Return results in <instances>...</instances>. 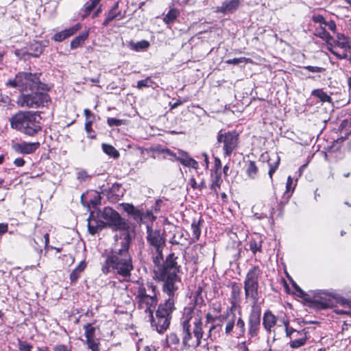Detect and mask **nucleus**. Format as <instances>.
<instances>
[{"label": "nucleus", "instance_id": "obj_54", "mask_svg": "<svg viewBox=\"0 0 351 351\" xmlns=\"http://www.w3.org/2000/svg\"><path fill=\"white\" fill-rule=\"evenodd\" d=\"M304 69L312 73H319L322 71V68L313 66H307Z\"/></svg>", "mask_w": 351, "mask_h": 351}, {"label": "nucleus", "instance_id": "obj_57", "mask_svg": "<svg viewBox=\"0 0 351 351\" xmlns=\"http://www.w3.org/2000/svg\"><path fill=\"white\" fill-rule=\"evenodd\" d=\"M14 164L16 167H23L25 165V160L22 158H17L14 160Z\"/></svg>", "mask_w": 351, "mask_h": 351}, {"label": "nucleus", "instance_id": "obj_51", "mask_svg": "<svg viewBox=\"0 0 351 351\" xmlns=\"http://www.w3.org/2000/svg\"><path fill=\"white\" fill-rule=\"evenodd\" d=\"M312 20L314 22L319 23L321 24H324V25L326 23V21L325 20L324 17L322 15H320V14L313 16Z\"/></svg>", "mask_w": 351, "mask_h": 351}, {"label": "nucleus", "instance_id": "obj_55", "mask_svg": "<svg viewBox=\"0 0 351 351\" xmlns=\"http://www.w3.org/2000/svg\"><path fill=\"white\" fill-rule=\"evenodd\" d=\"M325 25L328 26V27L333 32H336L337 26L334 21H330L328 22L326 21Z\"/></svg>", "mask_w": 351, "mask_h": 351}, {"label": "nucleus", "instance_id": "obj_37", "mask_svg": "<svg viewBox=\"0 0 351 351\" xmlns=\"http://www.w3.org/2000/svg\"><path fill=\"white\" fill-rule=\"evenodd\" d=\"M258 168L253 161H250L247 168V173L250 178H254L257 174Z\"/></svg>", "mask_w": 351, "mask_h": 351}, {"label": "nucleus", "instance_id": "obj_14", "mask_svg": "<svg viewBox=\"0 0 351 351\" xmlns=\"http://www.w3.org/2000/svg\"><path fill=\"white\" fill-rule=\"evenodd\" d=\"M183 343L186 346L189 348H196L200 344L201 339L202 337V331L193 330V334L191 330L183 331Z\"/></svg>", "mask_w": 351, "mask_h": 351}, {"label": "nucleus", "instance_id": "obj_28", "mask_svg": "<svg viewBox=\"0 0 351 351\" xmlns=\"http://www.w3.org/2000/svg\"><path fill=\"white\" fill-rule=\"evenodd\" d=\"M241 287L237 284L233 283L231 286V304L235 306L240 301Z\"/></svg>", "mask_w": 351, "mask_h": 351}, {"label": "nucleus", "instance_id": "obj_34", "mask_svg": "<svg viewBox=\"0 0 351 351\" xmlns=\"http://www.w3.org/2000/svg\"><path fill=\"white\" fill-rule=\"evenodd\" d=\"M180 14V12L178 10L173 8L171 9L168 13L164 17V22L167 24H169L173 22Z\"/></svg>", "mask_w": 351, "mask_h": 351}, {"label": "nucleus", "instance_id": "obj_24", "mask_svg": "<svg viewBox=\"0 0 351 351\" xmlns=\"http://www.w3.org/2000/svg\"><path fill=\"white\" fill-rule=\"evenodd\" d=\"M276 323V317L271 311H266L263 316V324L267 331H271Z\"/></svg>", "mask_w": 351, "mask_h": 351}, {"label": "nucleus", "instance_id": "obj_47", "mask_svg": "<svg viewBox=\"0 0 351 351\" xmlns=\"http://www.w3.org/2000/svg\"><path fill=\"white\" fill-rule=\"evenodd\" d=\"M237 328L239 330V335H243L245 332V322L241 317H239L237 322Z\"/></svg>", "mask_w": 351, "mask_h": 351}, {"label": "nucleus", "instance_id": "obj_42", "mask_svg": "<svg viewBox=\"0 0 351 351\" xmlns=\"http://www.w3.org/2000/svg\"><path fill=\"white\" fill-rule=\"evenodd\" d=\"M250 59L249 58H245V57H241V58H233V59H229L228 60H226V63L228 64H239V63H243V62H250Z\"/></svg>", "mask_w": 351, "mask_h": 351}, {"label": "nucleus", "instance_id": "obj_64", "mask_svg": "<svg viewBox=\"0 0 351 351\" xmlns=\"http://www.w3.org/2000/svg\"><path fill=\"white\" fill-rule=\"evenodd\" d=\"M36 351H50V350L47 347H42V348L38 347V348H37Z\"/></svg>", "mask_w": 351, "mask_h": 351}, {"label": "nucleus", "instance_id": "obj_12", "mask_svg": "<svg viewBox=\"0 0 351 351\" xmlns=\"http://www.w3.org/2000/svg\"><path fill=\"white\" fill-rule=\"evenodd\" d=\"M147 239L149 243L153 246L159 256H161L162 248L165 244V240L158 230L147 227Z\"/></svg>", "mask_w": 351, "mask_h": 351}, {"label": "nucleus", "instance_id": "obj_27", "mask_svg": "<svg viewBox=\"0 0 351 351\" xmlns=\"http://www.w3.org/2000/svg\"><path fill=\"white\" fill-rule=\"evenodd\" d=\"M86 267V263L84 261H81L79 265L72 271L70 274V280L72 282H76L81 274Z\"/></svg>", "mask_w": 351, "mask_h": 351}, {"label": "nucleus", "instance_id": "obj_36", "mask_svg": "<svg viewBox=\"0 0 351 351\" xmlns=\"http://www.w3.org/2000/svg\"><path fill=\"white\" fill-rule=\"evenodd\" d=\"M316 35L326 41V45L332 39L330 34L322 27L316 29Z\"/></svg>", "mask_w": 351, "mask_h": 351}, {"label": "nucleus", "instance_id": "obj_19", "mask_svg": "<svg viewBox=\"0 0 351 351\" xmlns=\"http://www.w3.org/2000/svg\"><path fill=\"white\" fill-rule=\"evenodd\" d=\"M176 160L179 161L185 167H192L193 169H197L198 167L197 162L191 158L186 152L182 150H178V156L176 158Z\"/></svg>", "mask_w": 351, "mask_h": 351}, {"label": "nucleus", "instance_id": "obj_10", "mask_svg": "<svg viewBox=\"0 0 351 351\" xmlns=\"http://www.w3.org/2000/svg\"><path fill=\"white\" fill-rule=\"evenodd\" d=\"M239 137L235 132H228L224 134L219 132L217 141L223 143V150L225 156H230L238 145Z\"/></svg>", "mask_w": 351, "mask_h": 351}, {"label": "nucleus", "instance_id": "obj_22", "mask_svg": "<svg viewBox=\"0 0 351 351\" xmlns=\"http://www.w3.org/2000/svg\"><path fill=\"white\" fill-rule=\"evenodd\" d=\"M258 285L244 284L245 297L250 298L254 304L257 303L258 300Z\"/></svg>", "mask_w": 351, "mask_h": 351}, {"label": "nucleus", "instance_id": "obj_56", "mask_svg": "<svg viewBox=\"0 0 351 351\" xmlns=\"http://www.w3.org/2000/svg\"><path fill=\"white\" fill-rule=\"evenodd\" d=\"M92 120H86L85 123V130L88 134H90L92 132Z\"/></svg>", "mask_w": 351, "mask_h": 351}, {"label": "nucleus", "instance_id": "obj_50", "mask_svg": "<svg viewBox=\"0 0 351 351\" xmlns=\"http://www.w3.org/2000/svg\"><path fill=\"white\" fill-rule=\"evenodd\" d=\"M107 123L110 126H119L123 123V121L115 118H108Z\"/></svg>", "mask_w": 351, "mask_h": 351}, {"label": "nucleus", "instance_id": "obj_32", "mask_svg": "<svg viewBox=\"0 0 351 351\" xmlns=\"http://www.w3.org/2000/svg\"><path fill=\"white\" fill-rule=\"evenodd\" d=\"M102 149L108 156L113 158L119 157V152L111 145L103 143Z\"/></svg>", "mask_w": 351, "mask_h": 351}, {"label": "nucleus", "instance_id": "obj_20", "mask_svg": "<svg viewBox=\"0 0 351 351\" xmlns=\"http://www.w3.org/2000/svg\"><path fill=\"white\" fill-rule=\"evenodd\" d=\"M239 5L240 0L225 1L220 7L217 8V12L223 14L232 13L237 10Z\"/></svg>", "mask_w": 351, "mask_h": 351}, {"label": "nucleus", "instance_id": "obj_17", "mask_svg": "<svg viewBox=\"0 0 351 351\" xmlns=\"http://www.w3.org/2000/svg\"><path fill=\"white\" fill-rule=\"evenodd\" d=\"M40 143H27L22 142L20 143H16L12 146L13 149L20 154H30L34 153L36 149H38Z\"/></svg>", "mask_w": 351, "mask_h": 351}, {"label": "nucleus", "instance_id": "obj_18", "mask_svg": "<svg viewBox=\"0 0 351 351\" xmlns=\"http://www.w3.org/2000/svg\"><path fill=\"white\" fill-rule=\"evenodd\" d=\"M81 24L77 23L74 26L71 27L68 29H64L60 32H58L54 34L53 38L54 40L58 42H61L73 35L75 32H77L79 29H81Z\"/></svg>", "mask_w": 351, "mask_h": 351}, {"label": "nucleus", "instance_id": "obj_9", "mask_svg": "<svg viewBox=\"0 0 351 351\" xmlns=\"http://www.w3.org/2000/svg\"><path fill=\"white\" fill-rule=\"evenodd\" d=\"M48 100L47 94L35 93L29 95H21L17 99V104L22 108H36L43 106Z\"/></svg>", "mask_w": 351, "mask_h": 351}, {"label": "nucleus", "instance_id": "obj_11", "mask_svg": "<svg viewBox=\"0 0 351 351\" xmlns=\"http://www.w3.org/2000/svg\"><path fill=\"white\" fill-rule=\"evenodd\" d=\"M309 302L316 308L324 309L333 306L332 296L324 291H315L313 292L312 298H306Z\"/></svg>", "mask_w": 351, "mask_h": 351}, {"label": "nucleus", "instance_id": "obj_53", "mask_svg": "<svg viewBox=\"0 0 351 351\" xmlns=\"http://www.w3.org/2000/svg\"><path fill=\"white\" fill-rule=\"evenodd\" d=\"M88 178V173L85 171H80L77 173V179L81 182L86 180Z\"/></svg>", "mask_w": 351, "mask_h": 351}, {"label": "nucleus", "instance_id": "obj_62", "mask_svg": "<svg viewBox=\"0 0 351 351\" xmlns=\"http://www.w3.org/2000/svg\"><path fill=\"white\" fill-rule=\"evenodd\" d=\"M189 184L190 186L193 189H197V184L195 180V178H191L190 180H189Z\"/></svg>", "mask_w": 351, "mask_h": 351}, {"label": "nucleus", "instance_id": "obj_7", "mask_svg": "<svg viewBox=\"0 0 351 351\" xmlns=\"http://www.w3.org/2000/svg\"><path fill=\"white\" fill-rule=\"evenodd\" d=\"M97 217L101 219L105 227L108 226L116 230H123L126 227V223L120 215L110 207H106L103 210H99Z\"/></svg>", "mask_w": 351, "mask_h": 351}, {"label": "nucleus", "instance_id": "obj_30", "mask_svg": "<svg viewBox=\"0 0 351 351\" xmlns=\"http://www.w3.org/2000/svg\"><path fill=\"white\" fill-rule=\"evenodd\" d=\"M88 31H85L82 32L80 35L73 39L71 42V47L72 49H75L82 45L88 38Z\"/></svg>", "mask_w": 351, "mask_h": 351}, {"label": "nucleus", "instance_id": "obj_16", "mask_svg": "<svg viewBox=\"0 0 351 351\" xmlns=\"http://www.w3.org/2000/svg\"><path fill=\"white\" fill-rule=\"evenodd\" d=\"M104 228V223L101 218H98L97 213L95 215V213L92 212L88 219V232L91 234H95Z\"/></svg>", "mask_w": 351, "mask_h": 351}, {"label": "nucleus", "instance_id": "obj_4", "mask_svg": "<svg viewBox=\"0 0 351 351\" xmlns=\"http://www.w3.org/2000/svg\"><path fill=\"white\" fill-rule=\"evenodd\" d=\"M175 309L174 300H166L165 302L160 304L156 313V317L152 319V325L155 327L159 333L164 332L170 324V315Z\"/></svg>", "mask_w": 351, "mask_h": 351}, {"label": "nucleus", "instance_id": "obj_29", "mask_svg": "<svg viewBox=\"0 0 351 351\" xmlns=\"http://www.w3.org/2000/svg\"><path fill=\"white\" fill-rule=\"evenodd\" d=\"M122 207L127 213L132 215L136 220L141 219V212L132 204H123Z\"/></svg>", "mask_w": 351, "mask_h": 351}, {"label": "nucleus", "instance_id": "obj_25", "mask_svg": "<svg viewBox=\"0 0 351 351\" xmlns=\"http://www.w3.org/2000/svg\"><path fill=\"white\" fill-rule=\"evenodd\" d=\"M306 340V333L304 330L297 332V336H293L290 341V346L295 348L303 346Z\"/></svg>", "mask_w": 351, "mask_h": 351}, {"label": "nucleus", "instance_id": "obj_52", "mask_svg": "<svg viewBox=\"0 0 351 351\" xmlns=\"http://www.w3.org/2000/svg\"><path fill=\"white\" fill-rule=\"evenodd\" d=\"M53 351H71L70 348H69L66 345L64 344H58L53 347Z\"/></svg>", "mask_w": 351, "mask_h": 351}, {"label": "nucleus", "instance_id": "obj_1", "mask_svg": "<svg viewBox=\"0 0 351 351\" xmlns=\"http://www.w3.org/2000/svg\"><path fill=\"white\" fill-rule=\"evenodd\" d=\"M130 246V235L123 234L120 241L116 238V244L112 255L108 256L102 266V271L108 274L110 270L114 271L122 276L124 280L130 277L133 269L132 258L128 252Z\"/></svg>", "mask_w": 351, "mask_h": 351}, {"label": "nucleus", "instance_id": "obj_60", "mask_svg": "<svg viewBox=\"0 0 351 351\" xmlns=\"http://www.w3.org/2000/svg\"><path fill=\"white\" fill-rule=\"evenodd\" d=\"M8 226L7 223H0V235L8 231Z\"/></svg>", "mask_w": 351, "mask_h": 351}, {"label": "nucleus", "instance_id": "obj_46", "mask_svg": "<svg viewBox=\"0 0 351 351\" xmlns=\"http://www.w3.org/2000/svg\"><path fill=\"white\" fill-rule=\"evenodd\" d=\"M284 324L285 326L286 335L287 337H289L291 339H292L293 336H297V332L299 331L295 330L292 328H289V323L287 322H285Z\"/></svg>", "mask_w": 351, "mask_h": 351}, {"label": "nucleus", "instance_id": "obj_63", "mask_svg": "<svg viewBox=\"0 0 351 351\" xmlns=\"http://www.w3.org/2000/svg\"><path fill=\"white\" fill-rule=\"evenodd\" d=\"M84 115H85V117L86 118V120H90L89 118L90 117L93 116V114L91 112V111L90 110H88V109H84Z\"/></svg>", "mask_w": 351, "mask_h": 351}, {"label": "nucleus", "instance_id": "obj_33", "mask_svg": "<svg viewBox=\"0 0 351 351\" xmlns=\"http://www.w3.org/2000/svg\"><path fill=\"white\" fill-rule=\"evenodd\" d=\"M312 95L319 98L322 102H331V98L322 89L313 90Z\"/></svg>", "mask_w": 351, "mask_h": 351}, {"label": "nucleus", "instance_id": "obj_21", "mask_svg": "<svg viewBox=\"0 0 351 351\" xmlns=\"http://www.w3.org/2000/svg\"><path fill=\"white\" fill-rule=\"evenodd\" d=\"M261 270L258 267H254L247 273L244 284L258 285V277Z\"/></svg>", "mask_w": 351, "mask_h": 351}, {"label": "nucleus", "instance_id": "obj_61", "mask_svg": "<svg viewBox=\"0 0 351 351\" xmlns=\"http://www.w3.org/2000/svg\"><path fill=\"white\" fill-rule=\"evenodd\" d=\"M292 184H293V179L291 176H289L287 178V185H286L287 192H289L291 191V186Z\"/></svg>", "mask_w": 351, "mask_h": 351}, {"label": "nucleus", "instance_id": "obj_13", "mask_svg": "<svg viewBox=\"0 0 351 351\" xmlns=\"http://www.w3.org/2000/svg\"><path fill=\"white\" fill-rule=\"evenodd\" d=\"M180 281L179 277L176 274H169L164 283L163 291L166 293L169 298L167 300H173L174 293L178 289L176 283Z\"/></svg>", "mask_w": 351, "mask_h": 351}, {"label": "nucleus", "instance_id": "obj_15", "mask_svg": "<svg viewBox=\"0 0 351 351\" xmlns=\"http://www.w3.org/2000/svg\"><path fill=\"white\" fill-rule=\"evenodd\" d=\"M261 322L260 311L253 310L249 317V333L252 337L257 335Z\"/></svg>", "mask_w": 351, "mask_h": 351}, {"label": "nucleus", "instance_id": "obj_39", "mask_svg": "<svg viewBox=\"0 0 351 351\" xmlns=\"http://www.w3.org/2000/svg\"><path fill=\"white\" fill-rule=\"evenodd\" d=\"M250 248L254 254L261 250V241L260 239H253L250 242Z\"/></svg>", "mask_w": 351, "mask_h": 351}, {"label": "nucleus", "instance_id": "obj_8", "mask_svg": "<svg viewBox=\"0 0 351 351\" xmlns=\"http://www.w3.org/2000/svg\"><path fill=\"white\" fill-rule=\"evenodd\" d=\"M202 315L200 311L191 308H185L182 317L183 331L193 330L202 331Z\"/></svg>", "mask_w": 351, "mask_h": 351}, {"label": "nucleus", "instance_id": "obj_2", "mask_svg": "<svg viewBox=\"0 0 351 351\" xmlns=\"http://www.w3.org/2000/svg\"><path fill=\"white\" fill-rule=\"evenodd\" d=\"M158 291L153 282L136 283L134 287V295L138 308L153 317V310L156 308Z\"/></svg>", "mask_w": 351, "mask_h": 351}, {"label": "nucleus", "instance_id": "obj_3", "mask_svg": "<svg viewBox=\"0 0 351 351\" xmlns=\"http://www.w3.org/2000/svg\"><path fill=\"white\" fill-rule=\"evenodd\" d=\"M40 117L36 112H19L10 118L12 128L28 135L34 136L41 130Z\"/></svg>", "mask_w": 351, "mask_h": 351}, {"label": "nucleus", "instance_id": "obj_58", "mask_svg": "<svg viewBox=\"0 0 351 351\" xmlns=\"http://www.w3.org/2000/svg\"><path fill=\"white\" fill-rule=\"evenodd\" d=\"M346 304L349 306L350 310L349 311H345V310H337V313L339 314H350L351 313V302H347Z\"/></svg>", "mask_w": 351, "mask_h": 351}, {"label": "nucleus", "instance_id": "obj_26", "mask_svg": "<svg viewBox=\"0 0 351 351\" xmlns=\"http://www.w3.org/2000/svg\"><path fill=\"white\" fill-rule=\"evenodd\" d=\"M280 157L276 154H272L268 159V165L269 167V176L272 180V176L280 164Z\"/></svg>", "mask_w": 351, "mask_h": 351}, {"label": "nucleus", "instance_id": "obj_41", "mask_svg": "<svg viewBox=\"0 0 351 351\" xmlns=\"http://www.w3.org/2000/svg\"><path fill=\"white\" fill-rule=\"evenodd\" d=\"M86 341L88 349H90L91 351H99V343L97 339H88Z\"/></svg>", "mask_w": 351, "mask_h": 351}, {"label": "nucleus", "instance_id": "obj_43", "mask_svg": "<svg viewBox=\"0 0 351 351\" xmlns=\"http://www.w3.org/2000/svg\"><path fill=\"white\" fill-rule=\"evenodd\" d=\"M152 84V81L149 77H147L145 80H140L137 82L136 87L138 89H142L144 87H149L151 86Z\"/></svg>", "mask_w": 351, "mask_h": 351}, {"label": "nucleus", "instance_id": "obj_23", "mask_svg": "<svg viewBox=\"0 0 351 351\" xmlns=\"http://www.w3.org/2000/svg\"><path fill=\"white\" fill-rule=\"evenodd\" d=\"M187 234L181 228H178L171 239L172 244L184 245L187 241Z\"/></svg>", "mask_w": 351, "mask_h": 351}, {"label": "nucleus", "instance_id": "obj_40", "mask_svg": "<svg viewBox=\"0 0 351 351\" xmlns=\"http://www.w3.org/2000/svg\"><path fill=\"white\" fill-rule=\"evenodd\" d=\"M34 242L38 246L47 247L49 243V236L46 233L44 235V240L42 238H38L34 239Z\"/></svg>", "mask_w": 351, "mask_h": 351}, {"label": "nucleus", "instance_id": "obj_48", "mask_svg": "<svg viewBox=\"0 0 351 351\" xmlns=\"http://www.w3.org/2000/svg\"><path fill=\"white\" fill-rule=\"evenodd\" d=\"M160 153L166 154L167 156H169L171 157V160H176V158H178V156L176 155V154L173 153L172 151H171L169 149H162L160 151Z\"/></svg>", "mask_w": 351, "mask_h": 351}, {"label": "nucleus", "instance_id": "obj_45", "mask_svg": "<svg viewBox=\"0 0 351 351\" xmlns=\"http://www.w3.org/2000/svg\"><path fill=\"white\" fill-rule=\"evenodd\" d=\"M18 346L20 351H31L32 348V346L30 343L21 340H19Z\"/></svg>", "mask_w": 351, "mask_h": 351}, {"label": "nucleus", "instance_id": "obj_44", "mask_svg": "<svg viewBox=\"0 0 351 351\" xmlns=\"http://www.w3.org/2000/svg\"><path fill=\"white\" fill-rule=\"evenodd\" d=\"M101 0H92L91 3L85 7L86 14L83 17L88 15L90 12L97 6Z\"/></svg>", "mask_w": 351, "mask_h": 351}, {"label": "nucleus", "instance_id": "obj_59", "mask_svg": "<svg viewBox=\"0 0 351 351\" xmlns=\"http://www.w3.org/2000/svg\"><path fill=\"white\" fill-rule=\"evenodd\" d=\"M119 14V13L117 12V11H114V10H110L108 12L107 17L110 18V19L112 21L114 19L118 16Z\"/></svg>", "mask_w": 351, "mask_h": 351}, {"label": "nucleus", "instance_id": "obj_38", "mask_svg": "<svg viewBox=\"0 0 351 351\" xmlns=\"http://www.w3.org/2000/svg\"><path fill=\"white\" fill-rule=\"evenodd\" d=\"M85 329V337L86 341L88 339H94L95 338V328L92 326L90 324H86L84 326Z\"/></svg>", "mask_w": 351, "mask_h": 351}, {"label": "nucleus", "instance_id": "obj_5", "mask_svg": "<svg viewBox=\"0 0 351 351\" xmlns=\"http://www.w3.org/2000/svg\"><path fill=\"white\" fill-rule=\"evenodd\" d=\"M328 49L339 59H348L351 63V45L348 38L343 34L338 33L336 39L332 37L327 44Z\"/></svg>", "mask_w": 351, "mask_h": 351}, {"label": "nucleus", "instance_id": "obj_31", "mask_svg": "<svg viewBox=\"0 0 351 351\" xmlns=\"http://www.w3.org/2000/svg\"><path fill=\"white\" fill-rule=\"evenodd\" d=\"M149 42L145 40H143L138 41L137 43L130 42L129 43L130 48L136 51H139L146 49L147 48L149 47Z\"/></svg>", "mask_w": 351, "mask_h": 351}, {"label": "nucleus", "instance_id": "obj_6", "mask_svg": "<svg viewBox=\"0 0 351 351\" xmlns=\"http://www.w3.org/2000/svg\"><path fill=\"white\" fill-rule=\"evenodd\" d=\"M39 79L36 74L31 73H19L14 80H10L7 84L13 88H17L19 90L23 91L34 90L38 86Z\"/></svg>", "mask_w": 351, "mask_h": 351}, {"label": "nucleus", "instance_id": "obj_49", "mask_svg": "<svg viewBox=\"0 0 351 351\" xmlns=\"http://www.w3.org/2000/svg\"><path fill=\"white\" fill-rule=\"evenodd\" d=\"M234 317H232L231 319H230L227 324H226V328H225V330H226V334H230L233 328H234Z\"/></svg>", "mask_w": 351, "mask_h": 351}, {"label": "nucleus", "instance_id": "obj_35", "mask_svg": "<svg viewBox=\"0 0 351 351\" xmlns=\"http://www.w3.org/2000/svg\"><path fill=\"white\" fill-rule=\"evenodd\" d=\"M191 231H192V241L193 242L197 241L199 238L201 234V229L199 226L197 222L194 221L191 226Z\"/></svg>", "mask_w": 351, "mask_h": 351}]
</instances>
